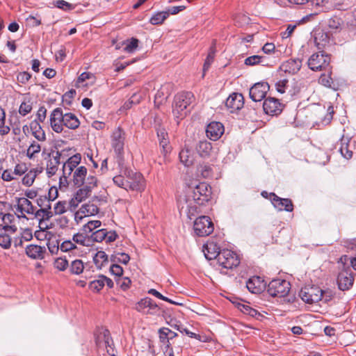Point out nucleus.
<instances>
[{
	"label": "nucleus",
	"mask_w": 356,
	"mask_h": 356,
	"mask_svg": "<svg viewBox=\"0 0 356 356\" xmlns=\"http://www.w3.org/2000/svg\"><path fill=\"white\" fill-rule=\"evenodd\" d=\"M91 189H90V186H86V185H83V187L79 188L75 193L76 198L78 201L82 202L85 200L88 196L90 195L91 193Z\"/></svg>",
	"instance_id": "a18cd8bd"
},
{
	"label": "nucleus",
	"mask_w": 356,
	"mask_h": 356,
	"mask_svg": "<svg viewBox=\"0 0 356 356\" xmlns=\"http://www.w3.org/2000/svg\"><path fill=\"white\" fill-rule=\"evenodd\" d=\"M330 34L323 31L318 30L314 33V42L318 49H322L330 44Z\"/></svg>",
	"instance_id": "c85d7f7f"
},
{
	"label": "nucleus",
	"mask_w": 356,
	"mask_h": 356,
	"mask_svg": "<svg viewBox=\"0 0 356 356\" xmlns=\"http://www.w3.org/2000/svg\"><path fill=\"white\" fill-rule=\"evenodd\" d=\"M268 90L269 85L268 83H257L250 89V97L254 102H260L266 97Z\"/></svg>",
	"instance_id": "a211bd4d"
},
{
	"label": "nucleus",
	"mask_w": 356,
	"mask_h": 356,
	"mask_svg": "<svg viewBox=\"0 0 356 356\" xmlns=\"http://www.w3.org/2000/svg\"><path fill=\"white\" fill-rule=\"evenodd\" d=\"M270 196L272 204L278 211L291 212L293 210V204L290 199L281 198L273 193H270Z\"/></svg>",
	"instance_id": "412c9836"
},
{
	"label": "nucleus",
	"mask_w": 356,
	"mask_h": 356,
	"mask_svg": "<svg viewBox=\"0 0 356 356\" xmlns=\"http://www.w3.org/2000/svg\"><path fill=\"white\" fill-rule=\"evenodd\" d=\"M291 289L289 282L282 279H274L268 285V293L273 297H285Z\"/></svg>",
	"instance_id": "6e6552de"
},
{
	"label": "nucleus",
	"mask_w": 356,
	"mask_h": 356,
	"mask_svg": "<svg viewBox=\"0 0 356 356\" xmlns=\"http://www.w3.org/2000/svg\"><path fill=\"white\" fill-rule=\"evenodd\" d=\"M211 197V187L206 182H201L193 188H189L187 194L178 200L179 207L181 211L193 213L197 206L204 205Z\"/></svg>",
	"instance_id": "f257e3e1"
},
{
	"label": "nucleus",
	"mask_w": 356,
	"mask_h": 356,
	"mask_svg": "<svg viewBox=\"0 0 356 356\" xmlns=\"http://www.w3.org/2000/svg\"><path fill=\"white\" fill-rule=\"evenodd\" d=\"M302 60L299 58H291L280 65V70L285 73L296 74L301 68Z\"/></svg>",
	"instance_id": "a878e982"
},
{
	"label": "nucleus",
	"mask_w": 356,
	"mask_h": 356,
	"mask_svg": "<svg viewBox=\"0 0 356 356\" xmlns=\"http://www.w3.org/2000/svg\"><path fill=\"white\" fill-rule=\"evenodd\" d=\"M179 157L181 163H182L185 166H190L193 163V156L191 151L187 148L182 149L180 151Z\"/></svg>",
	"instance_id": "c9c22d12"
},
{
	"label": "nucleus",
	"mask_w": 356,
	"mask_h": 356,
	"mask_svg": "<svg viewBox=\"0 0 356 356\" xmlns=\"http://www.w3.org/2000/svg\"><path fill=\"white\" fill-rule=\"evenodd\" d=\"M103 280L102 279V275L98 276V279L91 281L89 284V289L95 292H99L104 287Z\"/></svg>",
	"instance_id": "de8ad7c7"
},
{
	"label": "nucleus",
	"mask_w": 356,
	"mask_h": 356,
	"mask_svg": "<svg viewBox=\"0 0 356 356\" xmlns=\"http://www.w3.org/2000/svg\"><path fill=\"white\" fill-rule=\"evenodd\" d=\"M37 176L36 170L34 169H32L29 170L22 178V184L26 186H31Z\"/></svg>",
	"instance_id": "79ce46f5"
},
{
	"label": "nucleus",
	"mask_w": 356,
	"mask_h": 356,
	"mask_svg": "<svg viewBox=\"0 0 356 356\" xmlns=\"http://www.w3.org/2000/svg\"><path fill=\"white\" fill-rule=\"evenodd\" d=\"M68 261L65 258H58L54 261V267L61 271L65 270L68 267Z\"/></svg>",
	"instance_id": "6e6d98bb"
},
{
	"label": "nucleus",
	"mask_w": 356,
	"mask_h": 356,
	"mask_svg": "<svg viewBox=\"0 0 356 356\" xmlns=\"http://www.w3.org/2000/svg\"><path fill=\"white\" fill-rule=\"evenodd\" d=\"M169 17V12L161 11L154 13L149 19L153 25L162 24Z\"/></svg>",
	"instance_id": "e433bc0d"
},
{
	"label": "nucleus",
	"mask_w": 356,
	"mask_h": 356,
	"mask_svg": "<svg viewBox=\"0 0 356 356\" xmlns=\"http://www.w3.org/2000/svg\"><path fill=\"white\" fill-rule=\"evenodd\" d=\"M107 229H99L90 234V238L93 241L102 242L105 241L106 238Z\"/></svg>",
	"instance_id": "c03bdc74"
},
{
	"label": "nucleus",
	"mask_w": 356,
	"mask_h": 356,
	"mask_svg": "<svg viewBox=\"0 0 356 356\" xmlns=\"http://www.w3.org/2000/svg\"><path fill=\"white\" fill-rule=\"evenodd\" d=\"M63 127L70 129H76L80 125L78 118L72 113H63Z\"/></svg>",
	"instance_id": "2f4dec72"
},
{
	"label": "nucleus",
	"mask_w": 356,
	"mask_h": 356,
	"mask_svg": "<svg viewBox=\"0 0 356 356\" xmlns=\"http://www.w3.org/2000/svg\"><path fill=\"white\" fill-rule=\"evenodd\" d=\"M33 109V103L31 100L24 101L19 107V114L23 117L27 115Z\"/></svg>",
	"instance_id": "a19ab883"
},
{
	"label": "nucleus",
	"mask_w": 356,
	"mask_h": 356,
	"mask_svg": "<svg viewBox=\"0 0 356 356\" xmlns=\"http://www.w3.org/2000/svg\"><path fill=\"white\" fill-rule=\"evenodd\" d=\"M111 260L113 262L118 261L123 264H127L130 260V257L128 254L124 252H119L115 255H112L111 257Z\"/></svg>",
	"instance_id": "09e8293b"
},
{
	"label": "nucleus",
	"mask_w": 356,
	"mask_h": 356,
	"mask_svg": "<svg viewBox=\"0 0 356 356\" xmlns=\"http://www.w3.org/2000/svg\"><path fill=\"white\" fill-rule=\"evenodd\" d=\"M42 147L39 142L37 140H32L28 147L26 152V156L30 160H35L38 154L40 152Z\"/></svg>",
	"instance_id": "473e14b6"
},
{
	"label": "nucleus",
	"mask_w": 356,
	"mask_h": 356,
	"mask_svg": "<svg viewBox=\"0 0 356 356\" xmlns=\"http://www.w3.org/2000/svg\"><path fill=\"white\" fill-rule=\"evenodd\" d=\"M330 57L323 51L313 54L307 61L309 67L313 71H321L328 69Z\"/></svg>",
	"instance_id": "1a4fd4ad"
},
{
	"label": "nucleus",
	"mask_w": 356,
	"mask_h": 356,
	"mask_svg": "<svg viewBox=\"0 0 356 356\" xmlns=\"http://www.w3.org/2000/svg\"><path fill=\"white\" fill-rule=\"evenodd\" d=\"M75 248H76V245L70 240L65 241L60 245V249L63 252H68Z\"/></svg>",
	"instance_id": "e2e57ef3"
},
{
	"label": "nucleus",
	"mask_w": 356,
	"mask_h": 356,
	"mask_svg": "<svg viewBox=\"0 0 356 356\" xmlns=\"http://www.w3.org/2000/svg\"><path fill=\"white\" fill-rule=\"evenodd\" d=\"M17 204L14 206L15 217L16 222H19L21 220H28L26 216L27 214H33L35 213V207L31 202L26 197H18L16 200Z\"/></svg>",
	"instance_id": "423d86ee"
},
{
	"label": "nucleus",
	"mask_w": 356,
	"mask_h": 356,
	"mask_svg": "<svg viewBox=\"0 0 356 356\" xmlns=\"http://www.w3.org/2000/svg\"><path fill=\"white\" fill-rule=\"evenodd\" d=\"M266 284L259 276H252L246 282V287L250 292L259 294L266 289Z\"/></svg>",
	"instance_id": "4be33fe9"
},
{
	"label": "nucleus",
	"mask_w": 356,
	"mask_h": 356,
	"mask_svg": "<svg viewBox=\"0 0 356 356\" xmlns=\"http://www.w3.org/2000/svg\"><path fill=\"white\" fill-rule=\"evenodd\" d=\"M88 170L85 166H79L75 169L72 175V181L78 187L82 186L85 183Z\"/></svg>",
	"instance_id": "7c9ffc66"
},
{
	"label": "nucleus",
	"mask_w": 356,
	"mask_h": 356,
	"mask_svg": "<svg viewBox=\"0 0 356 356\" xmlns=\"http://www.w3.org/2000/svg\"><path fill=\"white\" fill-rule=\"evenodd\" d=\"M29 129H30L31 134L38 142H44L46 140V134L40 125V122L31 121L29 126L24 125L22 128L24 133H26V130H29Z\"/></svg>",
	"instance_id": "b1692460"
},
{
	"label": "nucleus",
	"mask_w": 356,
	"mask_h": 356,
	"mask_svg": "<svg viewBox=\"0 0 356 356\" xmlns=\"http://www.w3.org/2000/svg\"><path fill=\"white\" fill-rule=\"evenodd\" d=\"M195 100V97L191 92H181L175 95L172 106V113L177 124L188 113L189 106Z\"/></svg>",
	"instance_id": "7ed1b4c3"
},
{
	"label": "nucleus",
	"mask_w": 356,
	"mask_h": 356,
	"mask_svg": "<svg viewBox=\"0 0 356 356\" xmlns=\"http://www.w3.org/2000/svg\"><path fill=\"white\" fill-rule=\"evenodd\" d=\"M49 157L47 161L46 173L48 177L55 175L60 163L61 153L59 151H51L48 154Z\"/></svg>",
	"instance_id": "f3484780"
},
{
	"label": "nucleus",
	"mask_w": 356,
	"mask_h": 356,
	"mask_svg": "<svg viewBox=\"0 0 356 356\" xmlns=\"http://www.w3.org/2000/svg\"><path fill=\"white\" fill-rule=\"evenodd\" d=\"M203 252L207 259L212 260L216 259L218 260L221 250L216 243L210 242L203 246Z\"/></svg>",
	"instance_id": "bb28decb"
},
{
	"label": "nucleus",
	"mask_w": 356,
	"mask_h": 356,
	"mask_svg": "<svg viewBox=\"0 0 356 356\" xmlns=\"http://www.w3.org/2000/svg\"><path fill=\"white\" fill-rule=\"evenodd\" d=\"M50 126L56 133H61L63 131V112L61 108H54L49 115Z\"/></svg>",
	"instance_id": "dca6fc26"
},
{
	"label": "nucleus",
	"mask_w": 356,
	"mask_h": 356,
	"mask_svg": "<svg viewBox=\"0 0 356 356\" xmlns=\"http://www.w3.org/2000/svg\"><path fill=\"white\" fill-rule=\"evenodd\" d=\"M10 131L9 126L6 125V113L3 108L0 107V134L4 136Z\"/></svg>",
	"instance_id": "ea45409f"
},
{
	"label": "nucleus",
	"mask_w": 356,
	"mask_h": 356,
	"mask_svg": "<svg viewBox=\"0 0 356 356\" xmlns=\"http://www.w3.org/2000/svg\"><path fill=\"white\" fill-rule=\"evenodd\" d=\"M244 105V98L242 94L234 92L230 95L225 102V106L230 113L241 110Z\"/></svg>",
	"instance_id": "6ab92c4d"
},
{
	"label": "nucleus",
	"mask_w": 356,
	"mask_h": 356,
	"mask_svg": "<svg viewBox=\"0 0 356 356\" xmlns=\"http://www.w3.org/2000/svg\"><path fill=\"white\" fill-rule=\"evenodd\" d=\"M46 117H47V109L44 106H42L38 108V112L36 113V118L35 120H33V121H36L37 122L41 123L45 120Z\"/></svg>",
	"instance_id": "052dcab7"
},
{
	"label": "nucleus",
	"mask_w": 356,
	"mask_h": 356,
	"mask_svg": "<svg viewBox=\"0 0 356 356\" xmlns=\"http://www.w3.org/2000/svg\"><path fill=\"white\" fill-rule=\"evenodd\" d=\"M105 199L102 196H94L89 202L81 205L79 210L75 213V218L81 219L83 217L94 216L99 212V207L105 203Z\"/></svg>",
	"instance_id": "39448f33"
},
{
	"label": "nucleus",
	"mask_w": 356,
	"mask_h": 356,
	"mask_svg": "<svg viewBox=\"0 0 356 356\" xmlns=\"http://www.w3.org/2000/svg\"><path fill=\"white\" fill-rule=\"evenodd\" d=\"M102 225L100 220H91L83 226L82 230L86 235H89L95 232V229L99 228Z\"/></svg>",
	"instance_id": "4c0bfd02"
},
{
	"label": "nucleus",
	"mask_w": 356,
	"mask_h": 356,
	"mask_svg": "<svg viewBox=\"0 0 356 356\" xmlns=\"http://www.w3.org/2000/svg\"><path fill=\"white\" fill-rule=\"evenodd\" d=\"M198 170L201 172L202 176L204 178H209L212 175V168L209 165H200Z\"/></svg>",
	"instance_id": "13d9d810"
},
{
	"label": "nucleus",
	"mask_w": 356,
	"mask_h": 356,
	"mask_svg": "<svg viewBox=\"0 0 356 356\" xmlns=\"http://www.w3.org/2000/svg\"><path fill=\"white\" fill-rule=\"evenodd\" d=\"M327 293L316 286H306L301 289L299 296L305 302L312 304L322 300Z\"/></svg>",
	"instance_id": "9d476101"
},
{
	"label": "nucleus",
	"mask_w": 356,
	"mask_h": 356,
	"mask_svg": "<svg viewBox=\"0 0 356 356\" xmlns=\"http://www.w3.org/2000/svg\"><path fill=\"white\" fill-rule=\"evenodd\" d=\"M27 171V167L25 163H18L15 166L13 174L17 176H22Z\"/></svg>",
	"instance_id": "338daca9"
},
{
	"label": "nucleus",
	"mask_w": 356,
	"mask_h": 356,
	"mask_svg": "<svg viewBox=\"0 0 356 356\" xmlns=\"http://www.w3.org/2000/svg\"><path fill=\"white\" fill-rule=\"evenodd\" d=\"M168 333H170V329L168 327H161L159 330L160 341L161 342L166 345V348H170V346Z\"/></svg>",
	"instance_id": "37998d69"
},
{
	"label": "nucleus",
	"mask_w": 356,
	"mask_h": 356,
	"mask_svg": "<svg viewBox=\"0 0 356 356\" xmlns=\"http://www.w3.org/2000/svg\"><path fill=\"white\" fill-rule=\"evenodd\" d=\"M88 236L89 235H86L83 232V233H76L73 235L72 241L75 245H86V242L88 241Z\"/></svg>",
	"instance_id": "3c124183"
},
{
	"label": "nucleus",
	"mask_w": 356,
	"mask_h": 356,
	"mask_svg": "<svg viewBox=\"0 0 356 356\" xmlns=\"http://www.w3.org/2000/svg\"><path fill=\"white\" fill-rule=\"evenodd\" d=\"M94 337L98 348H106L109 355L115 356L113 348V341L108 330L104 327H97L94 332Z\"/></svg>",
	"instance_id": "20e7f679"
},
{
	"label": "nucleus",
	"mask_w": 356,
	"mask_h": 356,
	"mask_svg": "<svg viewBox=\"0 0 356 356\" xmlns=\"http://www.w3.org/2000/svg\"><path fill=\"white\" fill-rule=\"evenodd\" d=\"M242 312L252 317L259 318V316H261V314L256 309L250 307L248 305H243Z\"/></svg>",
	"instance_id": "680f3d73"
},
{
	"label": "nucleus",
	"mask_w": 356,
	"mask_h": 356,
	"mask_svg": "<svg viewBox=\"0 0 356 356\" xmlns=\"http://www.w3.org/2000/svg\"><path fill=\"white\" fill-rule=\"evenodd\" d=\"M224 131V126L221 122H211L207 125L206 134L210 140L216 141L221 137Z\"/></svg>",
	"instance_id": "5701e85b"
},
{
	"label": "nucleus",
	"mask_w": 356,
	"mask_h": 356,
	"mask_svg": "<svg viewBox=\"0 0 356 356\" xmlns=\"http://www.w3.org/2000/svg\"><path fill=\"white\" fill-rule=\"evenodd\" d=\"M2 224L0 225V246L3 249H9L12 244L10 234L17 230L16 219L14 214L0 212Z\"/></svg>",
	"instance_id": "f03ea898"
},
{
	"label": "nucleus",
	"mask_w": 356,
	"mask_h": 356,
	"mask_svg": "<svg viewBox=\"0 0 356 356\" xmlns=\"http://www.w3.org/2000/svg\"><path fill=\"white\" fill-rule=\"evenodd\" d=\"M287 87H288V80L287 79L280 80L275 83L276 90H277V92H279L282 94L285 92Z\"/></svg>",
	"instance_id": "774afa93"
},
{
	"label": "nucleus",
	"mask_w": 356,
	"mask_h": 356,
	"mask_svg": "<svg viewBox=\"0 0 356 356\" xmlns=\"http://www.w3.org/2000/svg\"><path fill=\"white\" fill-rule=\"evenodd\" d=\"M196 151L200 156L207 159L212 153V144L206 140H200L196 145Z\"/></svg>",
	"instance_id": "c756f323"
},
{
	"label": "nucleus",
	"mask_w": 356,
	"mask_h": 356,
	"mask_svg": "<svg viewBox=\"0 0 356 356\" xmlns=\"http://www.w3.org/2000/svg\"><path fill=\"white\" fill-rule=\"evenodd\" d=\"M120 173L125 176L129 190L139 191L144 189V179L142 174L128 168L121 170Z\"/></svg>",
	"instance_id": "0eeeda50"
},
{
	"label": "nucleus",
	"mask_w": 356,
	"mask_h": 356,
	"mask_svg": "<svg viewBox=\"0 0 356 356\" xmlns=\"http://www.w3.org/2000/svg\"><path fill=\"white\" fill-rule=\"evenodd\" d=\"M113 181L116 186H118L122 188H124L126 191H129L128 185H127L128 184L125 181V176L124 175L123 173H121L119 175L115 176L113 179Z\"/></svg>",
	"instance_id": "8fccbe9b"
},
{
	"label": "nucleus",
	"mask_w": 356,
	"mask_h": 356,
	"mask_svg": "<svg viewBox=\"0 0 356 356\" xmlns=\"http://www.w3.org/2000/svg\"><path fill=\"white\" fill-rule=\"evenodd\" d=\"M139 102H140L139 97H138L136 93H134L131 96V97L124 104L123 108L124 109H129L132 106L133 104H138Z\"/></svg>",
	"instance_id": "69168bd1"
},
{
	"label": "nucleus",
	"mask_w": 356,
	"mask_h": 356,
	"mask_svg": "<svg viewBox=\"0 0 356 356\" xmlns=\"http://www.w3.org/2000/svg\"><path fill=\"white\" fill-rule=\"evenodd\" d=\"M138 42V40L135 38H132L130 40H127L124 42V51L129 53L133 52L137 49Z\"/></svg>",
	"instance_id": "603ef678"
},
{
	"label": "nucleus",
	"mask_w": 356,
	"mask_h": 356,
	"mask_svg": "<svg viewBox=\"0 0 356 356\" xmlns=\"http://www.w3.org/2000/svg\"><path fill=\"white\" fill-rule=\"evenodd\" d=\"M125 133L120 127L115 129L111 135V145L115 152L121 156L124 145Z\"/></svg>",
	"instance_id": "2eb2a0df"
},
{
	"label": "nucleus",
	"mask_w": 356,
	"mask_h": 356,
	"mask_svg": "<svg viewBox=\"0 0 356 356\" xmlns=\"http://www.w3.org/2000/svg\"><path fill=\"white\" fill-rule=\"evenodd\" d=\"M86 266L81 259H75L72 261L70 270L72 274L79 275L83 272Z\"/></svg>",
	"instance_id": "58836bf2"
},
{
	"label": "nucleus",
	"mask_w": 356,
	"mask_h": 356,
	"mask_svg": "<svg viewBox=\"0 0 356 356\" xmlns=\"http://www.w3.org/2000/svg\"><path fill=\"white\" fill-rule=\"evenodd\" d=\"M51 205H47L46 207H42L36 211L35 216L40 220H48L53 216V211L51 210Z\"/></svg>",
	"instance_id": "f704fd0d"
},
{
	"label": "nucleus",
	"mask_w": 356,
	"mask_h": 356,
	"mask_svg": "<svg viewBox=\"0 0 356 356\" xmlns=\"http://www.w3.org/2000/svg\"><path fill=\"white\" fill-rule=\"evenodd\" d=\"M193 229L195 233L200 237L211 234L214 229L213 223L208 216H200L194 222Z\"/></svg>",
	"instance_id": "9b49d317"
},
{
	"label": "nucleus",
	"mask_w": 356,
	"mask_h": 356,
	"mask_svg": "<svg viewBox=\"0 0 356 356\" xmlns=\"http://www.w3.org/2000/svg\"><path fill=\"white\" fill-rule=\"evenodd\" d=\"M354 278L350 268L343 270L337 277L339 289L342 291L349 289L353 284Z\"/></svg>",
	"instance_id": "aec40b11"
},
{
	"label": "nucleus",
	"mask_w": 356,
	"mask_h": 356,
	"mask_svg": "<svg viewBox=\"0 0 356 356\" xmlns=\"http://www.w3.org/2000/svg\"><path fill=\"white\" fill-rule=\"evenodd\" d=\"M81 161V156L77 153L70 156L63 165V175L60 177V184H67V178L70 177L72 172L78 168V165Z\"/></svg>",
	"instance_id": "f8f14e48"
},
{
	"label": "nucleus",
	"mask_w": 356,
	"mask_h": 356,
	"mask_svg": "<svg viewBox=\"0 0 356 356\" xmlns=\"http://www.w3.org/2000/svg\"><path fill=\"white\" fill-rule=\"evenodd\" d=\"M26 255L33 259H42L44 257L46 249L40 245L31 244L26 246L25 250Z\"/></svg>",
	"instance_id": "cd10ccee"
},
{
	"label": "nucleus",
	"mask_w": 356,
	"mask_h": 356,
	"mask_svg": "<svg viewBox=\"0 0 356 356\" xmlns=\"http://www.w3.org/2000/svg\"><path fill=\"white\" fill-rule=\"evenodd\" d=\"M147 293H148L149 294H151V295H152V296H154L156 297V298H159V299L162 300H164V301L172 303V304H173V305H178V303H177V302H175V301H173V300H170V298H167V297H165V296H163L161 293H159V291H156V289H150L147 291Z\"/></svg>",
	"instance_id": "4d7b16f0"
},
{
	"label": "nucleus",
	"mask_w": 356,
	"mask_h": 356,
	"mask_svg": "<svg viewBox=\"0 0 356 356\" xmlns=\"http://www.w3.org/2000/svg\"><path fill=\"white\" fill-rule=\"evenodd\" d=\"M93 261L98 269H102L108 262V255L104 251H97L93 257Z\"/></svg>",
	"instance_id": "72a5a7b5"
},
{
	"label": "nucleus",
	"mask_w": 356,
	"mask_h": 356,
	"mask_svg": "<svg viewBox=\"0 0 356 356\" xmlns=\"http://www.w3.org/2000/svg\"><path fill=\"white\" fill-rule=\"evenodd\" d=\"M135 309L143 314L157 315L160 312L159 305L149 297L140 300L135 305Z\"/></svg>",
	"instance_id": "4468645a"
},
{
	"label": "nucleus",
	"mask_w": 356,
	"mask_h": 356,
	"mask_svg": "<svg viewBox=\"0 0 356 356\" xmlns=\"http://www.w3.org/2000/svg\"><path fill=\"white\" fill-rule=\"evenodd\" d=\"M217 261L220 266L227 269H232L240 264L236 253L228 249L221 250Z\"/></svg>",
	"instance_id": "ddd939ff"
},
{
	"label": "nucleus",
	"mask_w": 356,
	"mask_h": 356,
	"mask_svg": "<svg viewBox=\"0 0 356 356\" xmlns=\"http://www.w3.org/2000/svg\"><path fill=\"white\" fill-rule=\"evenodd\" d=\"M264 58V57H263V56H258V55H254V56H249L247 58H245L244 63L246 65L252 66V65L262 63Z\"/></svg>",
	"instance_id": "864d4df0"
},
{
	"label": "nucleus",
	"mask_w": 356,
	"mask_h": 356,
	"mask_svg": "<svg viewBox=\"0 0 356 356\" xmlns=\"http://www.w3.org/2000/svg\"><path fill=\"white\" fill-rule=\"evenodd\" d=\"M264 112L268 115H277L282 111V104L277 99L268 97L263 104Z\"/></svg>",
	"instance_id": "393cba45"
},
{
	"label": "nucleus",
	"mask_w": 356,
	"mask_h": 356,
	"mask_svg": "<svg viewBox=\"0 0 356 356\" xmlns=\"http://www.w3.org/2000/svg\"><path fill=\"white\" fill-rule=\"evenodd\" d=\"M54 5L58 8L62 9L65 11L72 10L74 8V6L71 3L64 0H58L54 3Z\"/></svg>",
	"instance_id": "0e129e2a"
},
{
	"label": "nucleus",
	"mask_w": 356,
	"mask_h": 356,
	"mask_svg": "<svg viewBox=\"0 0 356 356\" xmlns=\"http://www.w3.org/2000/svg\"><path fill=\"white\" fill-rule=\"evenodd\" d=\"M343 25L342 20L337 17H331L328 19L327 26L328 27L334 31H339L341 29Z\"/></svg>",
	"instance_id": "49530a36"
},
{
	"label": "nucleus",
	"mask_w": 356,
	"mask_h": 356,
	"mask_svg": "<svg viewBox=\"0 0 356 356\" xmlns=\"http://www.w3.org/2000/svg\"><path fill=\"white\" fill-rule=\"evenodd\" d=\"M67 203L65 201H58L54 207V213L55 215H60L66 211Z\"/></svg>",
	"instance_id": "5fc2aeb1"
},
{
	"label": "nucleus",
	"mask_w": 356,
	"mask_h": 356,
	"mask_svg": "<svg viewBox=\"0 0 356 356\" xmlns=\"http://www.w3.org/2000/svg\"><path fill=\"white\" fill-rule=\"evenodd\" d=\"M117 284L119 285L121 289L123 291L127 290L131 285V280L129 277H120L116 280Z\"/></svg>",
	"instance_id": "bf43d9fd"
}]
</instances>
